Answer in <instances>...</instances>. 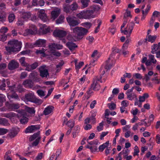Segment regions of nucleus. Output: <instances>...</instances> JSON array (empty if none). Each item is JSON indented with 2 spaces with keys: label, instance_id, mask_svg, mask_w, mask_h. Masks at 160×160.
<instances>
[{
  "label": "nucleus",
  "instance_id": "1",
  "mask_svg": "<svg viewBox=\"0 0 160 160\" xmlns=\"http://www.w3.org/2000/svg\"><path fill=\"white\" fill-rule=\"evenodd\" d=\"M8 46L6 47V50L9 52H17L21 50L22 43L17 40L10 41L8 42Z\"/></svg>",
  "mask_w": 160,
  "mask_h": 160
},
{
  "label": "nucleus",
  "instance_id": "2",
  "mask_svg": "<svg viewBox=\"0 0 160 160\" xmlns=\"http://www.w3.org/2000/svg\"><path fill=\"white\" fill-rule=\"evenodd\" d=\"M63 11L67 13L71 14L74 11H76L79 7L76 2H74L71 5L65 4L63 5Z\"/></svg>",
  "mask_w": 160,
  "mask_h": 160
},
{
  "label": "nucleus",
  "instance_id": "3",
  "mask_svg": "<svg viewBox=\"0 0 160 160\" xmlns=\"http://www.w3.org/2000/svg\"><path fill=\"white\" fill-rule=\"evenodd\" d=\"M20 19L18 21L17 24L18 25H22L23 24L24 21H27L31 17V14L29 12H25L22 10L20 11Z\"/></svg>",
  "mask_w": 160,
  "mask_h": 160
},
{
  "label": "nucleus",
  "instance_id": "4",
  "mask_svg": "<svg viewBox=\"0 0 160 160\" xmlns=\"http://www.w3.org/2000/svg\"><path fill=\"white\" fill-rule=\"evenodd\" d=\"M71 30L73 33L77 34L79 38H82L88 32L87 29L82 27H76L72 28Z\"/></svg>",
  "mask_w": 160,
  "mask_h": 160
},
{
  "label": "nucleus",
  "instance_id": "5",
  "mask_svg": "<svg viewBox=\"0 0 160 160\" xmlns=\"http://www.w3.org/2000/svg\"><path fill=\"white\" fill-rule=\"evenodd\" d=\"M40 134V132L39 131L37 132L34 133L29 138V140L31 142L35 140L31 143L32 147L36 146L38 144L41 139Z\"/></svg>",
  "mask_w": 160,
  "mask_h": 160
},
{
  "label": "nucleus",
  "instance_id": "6",
  "mask_svg": "<svg viewBox=\"0 0 160 160\" xmlns=\"http://www.w3.org/2000/svg\"><path fill=\"white\" fill-rule=\"evenodd\" d=\"M66 19L71 29L72 27L78 26L80 23L79 20L74 16H69Z\"/></svg>",
  "mask_w": 160,
  "mask_h": 160
},
{
  "label": "nucleus",
  "instance_id": "7",
  "mask_svg": "<svg viewBox=\"0 0 160 160\" xmlns=\"http://www.w3.org/2000/svg\"><path fill=\"white\" fill-rule=\"evenodd\" d=\"M134 24V23L133 22H131L128 23L124 30H122V29L121 28V32L125 34H128L127 37H130Z\"/></svg>",
  "mask_w": 160,
  "mask_h": 160
},
{
  "label": "nucleus",
  "instance_id": "8",
  "mask_svg": "<svg viewBox=\"0 0 160 160\" xmlns=\"http://www.w3.org/2000/svg\"><path fill=\"white\" fill-rule=\"evenodd\" d=\"M25 110L23 109L18 110L16 112L22 116H24L25 115V111L31 114H34L35 112V110L33 107L30 108L26 106Z\"/></svg>",
  "mask_w": 160,
  "mask_h": 160
},
{
  "label": "nucleus",
  "instance_id": "9",
  "mask_svg": "<svg viewBox=\"0 0 160 160\" xmlns=\"http://www.w3.org/2000/svg\"><path fill=\"white\" fill-rule=\"evenodd\" d=\"M45 68L46 66L43 65L41 66L39 68L40 76L42 78H47L49 76L48 70Z\"/></svg>",
  "mask_w": 160,
  "mask_h": 160
},
{
  "label": "nucleus",
  "instance_id": "10",
  "mask_svg": "<svg viewBox=\"0 0 160 160\" xmlns=\"http://www.w3.org/2000/svg\"><path fill=\"white\" fill-rule=\"evenodd\" d=\"M40 128V126L39 125H31L28 127L25 131L26 133H32Z\"/></svg>",
  "mask_w": 160,
  "mask_h": 160
},
{
  "label": "nucleus",
  "instance_id": "11",
  "mask_svg": "<svg viewBox=\"0 0 160 160\" xmlns=\"http://www.w3.org/2000/svg\"><path fill=\"white\" fill-rule=\"evenodd\" d=\"M53 34L56 37L60 38L65 37L67 33L64 31L58 29L55 30L53 32Z\"/></svg>",
  "mask_w": 160,
  "mask_h": 160
},
{
  "label": "nucleus",
  "instance_id": "12",
  "mask_svg": "<svg viewBox=\"0 0 160 160\" xmlns=\"http://www.w3.org/2000/svg\"><path fill=\"white\" fill-rule=\"evenodd\" d=\"M100 79L97 77L94 78L93 83L91 85V88L95 91L98 90L100 88V86L98 83Z\"/></svg>",
  "mask_w": 160,
  "mask_h": 160
},
{
  "label": "nucleus",
  "instance_id": "13",
  "mask_svg": "<svg viewBox=\"0 0 160 160\" xmlns=\"http://www.w3.org/2000/svg\"><path fill=\"white\" fill-rule=\"evenodd\" d=\"M115 61L112 59L111 57L108 58L105 63V68L107 70L110 69L115 64Z\"/></svg>",
  "mask_w": 160,
  "mask_h": 160
},
{
  "label": "nucleus",
  "instance_id": "14",
  "mask_svg": "<svg viewBox=\"0 0 160 160\" xmlns=\"http://www.w3.org/2000/svg\"><path fill=\"white\" fill-rule=\"evenodd\" d=\"M37 31V28L36 26L33 24L29 25V28L26 29L25 31V32L27 35L34 34Z\"/></svg>",
  "mask_w": 160,
  "mask_h": 160
},
{
  "label": "nucleus",
  "instance_id": "15",
  "mask_svg": "<svg viewBox=\"0 0 160 160\" xmlns=\"http://www.w3.org/2000/svg\"><path fill=\"white\" fill-rule=\"evenodd\" d=\"M94 10H93L85 11V19H90L95 17V15L93 14Z\"/></svg>",
  "mask_w": 160,
  "mask_h": 160
},
{
  "label": "nucleus",
  "instance_id": "16",
  "mask_svg": "<svg viewBox=\"0 0 160 160\" xmlns=\"http://www.w3.org/2000/svg\"><path fill=\"white\" fill-rule=\"evenodd\" d=\"M54 108V107L52 105H49L44 108L43 112V114L46 116L52 113Z\"/></svg>",
  "mask_w": 160,
  "mask_h": 160
},
{
  "label": "nucleus",
  "instance_id": "17",
  "mask_svg": "<svg viewBox=\"0 0 160 160\" xmlns=\"http://www.w3.org/2000/svg\"><path fill=\"white\" fill-rule=\"evenodd\" d=\"M19 66L18 63L14 60H12L10 62L8 65V69L10 70H13L17 68Z\"/></svg>",
  "mask_w": 160,
  "mask_h": 160
},
{
  "label": "nucleus",
  "instance_id": "18",
  "mask_svg": "<svg viewBox=\"0 0 160 160\" xmlns=\"http://www.w3.org/2000/svg\"><path fill=\"white\" fill-rule=\"evenodd\" d=\"M38 13L39 18L44 22H46L47 18L45 11L43 10H41L39 11Z\"/></svg>",
  "mask_w": 160,
  "mask_h": 160
},
{
  "label": "nucleus",
  "instance_id": "19",
  "mask_svg": "<svg viewBox=\"0 0 160 160\" xmlns=\"http://www.w3.org/2000/svg\"><path fill=\"white\" fill-rule=\"evenodd\" d=\"M49 48L50 49H54L59 50L62 48L63 46L62 45L58 44L55 43H51L49 46Z\"/></svg>",
  "mask_w": 160,
  "mask_h": 160
},
{
  "label": "nucleus",
  "instance_id": "20",
  "mask_svg": "<svg viewBox=\"0 0 160 160\" xmlns=\"http://www.w3.org/2000/svg\"><path fill=\"white\" fill-rule=\"evenodd\" d=\"M3 116L10 119H12L16 117L19 118V114H17L14 112H11L8 113H4L3 114Z\"/></svg>",
  "mask_w": 160,
  "mask_h": 160
},
{
  "label": "nucleus",
  "instance_id": "21",
  "mask_svg": "<svg viewBox=\"0 0 160 160\" xmlns=\"http://www.w3.org/2000/svg\"><path fill=\"white\" fill-rule=\"evenodd\" d=\"M157 38V36L155 35L152 36L151 35H149V32L147 34L146 38L145 39L146 41H148L149 42L153 43L155 41Z\"/></svg>",
  "mask_w": 160,
  "mask_h": 160
},
{
  "label": "nucleus",
  "instance_id": "22",
  "mask_svg": "<svg viewBox=\"0 0 160 160\" xmlns=\"http://www.w3.org/2000/svg\"><path fill=\"white\" fill-rule=\"evenodd\" d=\"M20 105L18 103L9 104L8 106V108L10 111H15L16 109H18Z\"/></svg>",
  "mask_w": 160,
  "mask_h": 160
},
{
  "label": "nucleus",
  "instance_id": "23",
  "mask_svg": "<svg viewBox=\"0 0 160 160\" xmlns=\"http://www.w3.org/2000/svg\"><path fill=\"white\" fill-rule=\"evenodd\" d=\"M18 132V129L17 128H12L9 133L8 135L11 138L15 137Z\"/></svg>",
  "mask_w": 160,
  "mask_h": 160
},
{
  "label": "nucleus",
  "instance_id": "24",
  "mask_svg": "<svg viewBox=\"0 0 160 160\" xmlns=\"http://www.w3.org/2000/svg\"><path fill=\"white\" fill-rule=\"evenodd\" d=\"M38 65V63L35 62L31 65L27 66L26 68V70L28 71H31L32 70L36 69Z\"/></svg>",
  "mask_w": 160,
  "mask_h": 160
},
{
  "label": "nucleus",
  "instance_id": "25",
  "mask_svg": "<svg viewBox=\"0 0 160 160\" xmlns=\"http://www.w3.org/2000/svg\"><path fill=\"white\" fill-rule=\"evenodd\" d=\"M23 85L26 88H31L33 86V83L32 81L29 79H27L23 82Z\"/></svg>",
  "mask_w": 160,
  "mask_h": 160
},
{
  "label": "nucleus",
  "instance_id": "26",
  "mask_svg": "<svg viewBox=\"0 0 160 160\" xmlns=\"http://www.w3.org/2000/svg\"><path fill=\"white\" fill-rule=\"evenodd\" d=\"M49 52L48 50L42 48L40 50H37L36 51V53L37 54H42V56L44 57L48 55V54L47 53V52Z\"/></svg>",
  "mask_w": 160,
  "mask_h": 160
},
{
  "label": "nucleus",
  "instance_id": "27",
  "mask_svg": "<svg viewBox=\"0 0 160 160\" xmlns=\"http://www.w3.org/2000/svg\"><path fill=\"white\" fill-rule=\"evenodd\" d=\"M0 125L8 126L10 125L8 120L5 118H0Z\"/></svg>",
  "mask_w": 160,
  "mask_h": 160
},
{
  "label": "nucleus",
  "instance_id": "28",
  "mask_svg": "<svg viewBox=\"0 0 160 160\" xmlns=\"http://www.w3.org/2000/svg\"><path fill=\"white\" fill-rule=\"evenodd\" d=\"M35 96L33 93H29L25 95V98L28 101L32 102L34 100Z\"/></svg>",
  "mask_w": 160,
  "mask_h": 160
},
{
  "label": "nucleus",
  "instance_id": "29",
  "mask_svg": "<svg viewBox=\"0 0 160 160\" xmlns=\"http://www.w3.org/2000/svg\"><path fill=\"white\" fill-rule=\"evenodd\" d=\"M46 40L44 39H39L36 41L35 44L38 47H44L45 45Z\"/></svg>",
  "mask_w": 160,
  "mask_h": 160
},
{
  "label": "nucleus",
  "instance_id": "30",
  "mask_svg": "<svg viewBox=\"0 0 160 160\" xmlns=\"http://www.w3.org/2000/svg\"><path fill=\"white\" fill-rule=\"evenodd\" d=\"M66 45L67 47L71 51L73 50L78 47L76 44L72 42H68L67 43Z\"/></svg>",
  "mask_w": 160,
  "mask_h": 160
},
{
  "label": "nucleus",
  "instance_id": "31",
  "mask_svg": "<svg viewBox=\"0 0 160 160\" xmlns=\"http://www.w3.org/2000/svg\"><path fill=\"white\" fill-rule=\"evenodd\" d=\"M80 129V127L78 126H77L74 127L72 132L73 138H75L76 137L79 132Z\"/></svg>",
  "mask_w": 160,
  "mask_h": 160
},
{
  "label": "nucleus",
  "instance_id": "32",
  "mask_svg": "<svg viewBox=\"0 0 160 160\" xmlns=\"http://www.w3.org/2000/svg\"><path fill=\"white\" fill-rule=\"evenodd\" d=\"M60 13L59 10H56L52 11L51 12L52 18L55 19L59 16Z\"/></svg>",
  "mask_w": 160,
  "mask_h": 160
},
{
  "label": "nucleus",
  "instance_id": "33",
  "mask_svg": "<svg viewBox=\"0 0 160 160\" xmlns=\"http://www.w3.org/2000/svg\"><path fill=\"white\" fill-rule=\"evenodd\" d=\"M45 25V24L43 25V28H41L39 30L40 32L43 34H45L49 32L50 30V28H45L44 27Z\"/></svg>",
  "mask_w": 160,
  "mask_h": 160
},
{
  "label": "nucleus",
  "instance_id": "34",
  "mask_svg": "<svg viewBox=\"0 0 160 160\" xmlns=\"http://www.w3.org/2000/svg\"><path fill=\"white\" fill-rule=\"evenodd\" d=\"M90 1V0H80L82 4L81 8L83 9L87 7Z\"/></svg>",
  "mask_w": 160,
  "mask_h": 160
},
{
  "label": "nucleus",
  "instance_id": "35",
  "mask_svg": "<svg viewBox=\"0 0 160 160\" xmlns=\"http://www.w3.org/2000/svg\"><path fill=\"white\" fill-rule=\"evenodd\" d=\"M50 52L48 53L49 55H53L54 56L59 57L61 55V53L59 51H56L53 50V49H50Z\"/></svg>",
  "mask_w": 160,
  "mask_h": 160
},
{
  "label": "nucleus",
  "instance_id": "36",
  "mask_svg": "<svg viewBox=\"0 0 160 160\" xmlns=\"http://www.w3.org/2000/svg\"><path fill=\"white\" fill-rule=\"evenodd\" d=\"M6 14L3 11H0V21L2 22L6 20Z\"/></svg>",
  "mask_w": 160,
  "mask_h": 160
},
{
  "label": "nucleus",
  "instance_id": "37",
  "mask_svg": "<svg viewBox=\"0 0 160 160\" xmlns=\"http://www.w3.org/2000/svg\"><path fill=\"white\" fill-rule=\"evenodd\" d=\"M109 144V142L107 141L105 143H104L102 145H101L99 146L98 149L100 151L102 152L103 151L104 149L106 148L107 147L108 145Z\"/></svg>",
  "mask_w": 160,
  "mask_h": 160
},
{
  "label": "nucleus",
  "instance_id": "38",
  "mask_svg": "<svg viewBox=\"0 0 160 160\" xmlns=\"http://www.w3.org/2000/svg\"><path fill=\"white\" fill-rule=\"evenodd\" d=\"M85 11L83 10L76 15L77 17L80 19H85Z\"/></svg>",
  "mask_w": 160,
  "mask_h": 160
},
{
  "label": "nucleus",
  "instance_id": "39",
  "mask_svg": "<svg viewBox=\"0 0 160 160\" xmlns=\"http://www.w3.org/2000/svg\"><path fill=\"white\" fill-rule=\"evenodd\" d=\"M11 153V152L10 151H8L5 153L4 158V160H12L10 155Z\"/></svg>",
  "mask_w": 160,
  "mask_h": 160
},
{
  "label": "nucleus",
  "instance_id": "40",
  "mask_svg": "<svg viewBox=\"0 0 160 160\" xmlns=\"http://www.w3.org/2000/svg\"><path fill=\"white\" fill-rule=\"evenodd\" d=\"M128 17H132V16L131 14V12L130 11H128L127 9L126 10V12L124 13L123 16V19L124 20H127Z\"/></svg>",
  "mask_w": 160,
  "mask_h": 160
},
{
  "label": "nucleus",
  "instance_id": "41",
  "mask_svg": "<svg viewBox=\"0 0 160 160\" xmlns=\"http://www.w3.org/2000/svg\"><path fill=\"white\" fill-rule=\"evenodd\" d=\"M127 98L130 100H132L135 98H136V95L134 93H132L126 95Z\"/></svg>",
  "mask_w": 160,
  "mask_h": 160
},
{
  "label": "nucleus",
  "instance_id": "42",
  "mask_svg": "<svg viewBox=\"0 0 160 160\" xmlns=\"http://www.w3.org/2000/svg\"><path fill=\"white\" fill-rule=\"evenodd\" d=\"M64 17L63 15H60L56 21V23L57 24H59L63 22Z\"/></svg>",
  "mask_w": 160,
  "mask_h": 160
},
{
  "label": "nucleus",
  "instance_id": "43",
  "mask_svg": "<svg viewBox=\"0 0 160 160\" xmlns=\"http://www.w3.org/2000/svg\"><path fill=\"white\" fill-rule=\"evenodd\" d=\"M7 64L5 63H2L0 64V73H4V69L6 68Z\"/></svg>",
  "mask_w": 160,
  "mask_h": 160
},
{
  "label": "nucleus",
  "instance_id": "44",
  "mask_svg": "<svg viewBox=\"0 0 160 160\" xmlns=\"http://www.w3.org/2000/svg\"><path fill=\"white\" fill-rule=\"evenodd\" d=\"M8 31V28L5 27H2L0 29V33L2 34H5Z\"/></svg>",
  "mask_w": 160,
  "mask_h": 160
},
{
  "label": "nucleus",
  "instance_id": "45",
  "mask_svg": "<svg viewBox=\"0 0 160 160\" xmlns=\"http://www.w3.org/2000/svg\"><path fill=\"white\" fill-rule=\"evenodd\" d=\"M66 125L69 127H70V128L72 129L75 125L74 121L72 120H70L67 122Z\"/></svg>",
  "mask_w": 160,
  "mask_h": 160
},
{
  "label": "nucleus",
  "instance_id": "46",
  "mask_svg": "<svg viewBox=\"0 0 160 160\" xmlns=\"http://www.w3.org/2000/svg\"><path fill=\"white\" fill-rule=\"evenodd\" d=\"M28 118L26 117L23 116L20 120V122L22 124H25L28 122Z\"/></svg>",
  "mask_w": 160,
  "mask_h": 160
},
{
  "label": "nucleus",
  "instance_id": "47",
  "mask_svg": "<svg viewBox=\"0 0 160 160\" xmlns=\"http://www.w3.org/2000/svg\"><path fill=\"white\" fill-rule=\"evenodd\" d=\"M128 39L126 40L125 41V43L123 44V45L122 47H123V48H125V49H127L128 47V44L130 41V39L129 38V37L128 36L127 37V36Z\"/></svg>",
  "mask_w": 160,
  "mask_h": 160
},
{
  "label": "nucleus",
  "instance_id": "48",
  "mask_svg": "<svg viewBox=\"0 0 160 160\" xmlns=\"http://www.w3.org/2000/svg\"><path fill=\"white\" fill-rule=\"evenodd\" d=\"M148 57L149 60L151 61L152 63L155 64L156 63L157 60L155 59L154 55L151 54L149 55H148Z\"/></svg>",
  "mask_w": 160,
  "mask_h": 160
},
{
  "label": "nucleus",
  "instance_id": "49",
  "mask_svg": "<svg viewBox=\"0 0 160 160\" xmlns=\"http://www.w3.org/2000/svg\"><path fill=\"white\" fill-rule=\"evenodd\" d=\"M15 18V16L13 13L9 14L8 17V21L9 22H12Z\"/></svg>",
  "mask_w": 160,
  "mask_h": 160
},
{
  "label": "nucleus",
  "instance_id": "50",
  "mask_svg": "<svg viewBox=\"0 0 160 160\" xmlns=\"http://www.w3.org/2000/svg\"><path fill=\"white\" fill-rule=\"evenodd\" d=\"M38 75V74L37 72H33L30 73L29 75V77L32 79L34 80L37 78Z\"/></svg>",
  "mask_w": 160,
  "mask_h": 160
},
{
  "label": "nucleus",
  "instance_id": "51",
  "mask_svg": "<svg viewBox=\"0 0 160 160\" xmlns=\"http://www.w3.org/2000/svg\"><path fill=\"white\" fill-rule=\"evenodd\" d=\"M84 64V62H79L78 63L77 62H75V68L77 70H79L82 66H83Z\"/></svg>",
  "mask_w": 160,
  "mask_h": 160
},
{
  "label": "nucleus",
  "instance_id": "52",
  "mask_svg": "<svg viewBox=\"0 0 160 160\" xmlns=\"http://www.w3.org/2000/svg\"><path fill=\"white\" fill-rule=\"evenodd\" d=\"M108 106L111 110H114L116 107V104L113 102H111L108 104Z\"/></svg>",
  "mask_w": 160,
  "mask_h": 160
},
{
  "label": "nucleus",
  "instance_id": "53",
  "mask_svg": "<svg viewBox=\"0 0 160 160\" xmlns=\"http://www.w3.org/2000/svg\"><path fill=\"white\" fill-rule=\"evenodd\" d=\"M92 25V24L89 22H85L82 23V26L87 29H89Z\"/></svg>",
  "mask_w": 160,
  "mask_h": 160
},
{
  "label": "nucleus",
  "instance_id": "54",
  "mask_svg": "<svg viewBox=\"0 0 160 160\" xmlns=\"http://www.w3.org/2000/svg\"><path fill=\"white\" fill-rule=\"evenodd\" d=\"M120 51V50L118 48L116 47L113 48H112V53L110 55V57H112L116 53L119 52Z\"/></svg>",
  "mask_w": 160,
  "mask_h": 160
},
{
  "label": "nucleus",
  "instance_id": "55",
  "mask_svg": "<svg viewBox=\"0 0 160 160\" xmlns=\"http://www.w3.org/2000/svg\"><path fill=\"white\" fill-rule=\"evenodd\" d=\"M32 102L37 104L38 105H40L42 103V101L41 99L36 98L35 97Z\"/></svg>",
  "mask_w": 160,
  "mask_h": 160
},
{
  "label": "nucleus",
  "instance_id": "56",
  "mask_svg": "<svg viewBox=\"0 0 160 160\" xmlns=\"http://www.w3.org/2000/svg\"><path fill=\"white\" fill-rule=\"evenodd\" d=\"M8 130L7 129L0 128V135H3L7 133Z\"/></svg>",
  "mask_w": 160,
  "mask_h": 160
},
{
  "label": "nucleus",
  "instance_id": "57",
  "mask_svg": "<svg viewBox=\"0 0 160 160\" xmlns=\"http://www.w3.org/2000/svg\"><path fill=\"white\" fill-rule=\"evenodd\" d=\"M134 152L133 153V156H138L139 155L138 153L139 151L138 148L137 146H135L134 147Z\"/></svg>",
  "mask_w": 160,
  "mask_h": 160
},
{
  "label": "nucleus",
  "instance_id": "58",
  "mask_svg": "<svg viewBox=\"0 0 160 160\" xmlns=\"http://www.w3.org/2000/svg\"><path fill=\"white\" fill-rule=\"evenodd\" d=\"M37 92L38 95L41 97H42L45 95L44 92L42 90H38L37 91Z\"/></svg>",
  "mask_w": 160,
  "mask_h": 160
},
{
  "label": "nucleus",
  "instance_id": "59",
  "mask_svg": "<svg viewBox=\"0 0 160 160\" xmlns=\"http://www.w3.org/2000/svg\"><path fill=\"white\" fill-rule=\"evenodd\" d=\"M129 102L126 100H124L121 102V105L122 107H127L129 105Z\"/></svg>",
  "mask_w": 160,
  "mask_h": 160
},
{
  "label": "nucleus",
  "instance_id": "60",
  "mask_svg": "<svg viewBox=\"0 0 160 160\" xmlns=\"http://www.w3.org/2000/svg\"><path fill=\"white\" fill-rule=\"evenodd\" d=\"M103 121L99 124V125L97 127V129L98 132L102 130L103 129Z\"/></svg>",
  "mask_w": 160,
  "mask_h": 160
},
{
  "label": "nucleus",
  "instance_id": "61",
  "mask_svg": "<svg viewBox=\"0 0 160 160\" xmlns=\"http://www.w3.org/2000/svg\"><path fill=\"white\" fill-rule=\"evenodd\" d=\"M151 7L149 5H148L147 6V8L144 11L143 10L142 11V13L143 14H145L146 15L147 14L148 11L150 10Z\"/></svg>",
  "mask_w": 160,
  "mask_h": 160
},
{
  "label": "nucleus",
  "instance_id": "62",
  "mask_svg": "<svg viewBox=\"0 0 160 160\" xmlns=\"http://www.w3.org/2000/svg\"><path fill=\"white\" fill-rule=\"evenodd\" d=\"M160 16V12L157 11H155L152 13V17L153 18L154 17H158Z\"/></svg>",
  "mask_w": 160,
  "mask_h": 160
},
{
  "label": "nucleus",
  "instance_id": "63",
  "mask_svg": "<svg viewBox=\"0 0 160 160\" xmlns=\"http://www.w3.org/2000/svg\"><path fill=\"white\" fill-rule=\"evenodd\" d=\"M7 38V36L5 34H1L0 35V41L2 42L5 41Z\"/></svg>",
  "mask_w": 160,
  "mask_h": 160
},
{
  "label": "nucleus",
  "instance_id": "64",
  "mask_svg": "<svg viewBox=\"0 0 160 160\" xmlns=\"http://www.w3.org/2000/svg\"><path fill=\"white\" fill-rule=\"evenodd\" d=\"M43 154L42 152L39 153L35 158L36 160H41L42 158Z\"/></svg>",
  "mask_w": 160,
  "mask_h": 160
}]
</instances>
